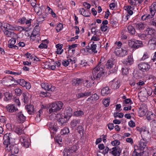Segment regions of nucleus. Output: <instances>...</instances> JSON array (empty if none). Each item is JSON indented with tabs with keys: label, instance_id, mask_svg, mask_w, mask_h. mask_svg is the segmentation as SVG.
<instances>
[{
	"label": "nucleus",
	"instance_id": "f257e3e1",
	"mask_svg": "<svg viewBox=\"0 0 156 156\" xmlns=\"http://www.w3.org/2000/svg\"><path fill=\"white\" fill-rule=\"evenodd\" d=\"M10 134L8 136L7 134L5 135L3 137V144L5 146L6 150L10 152L12 154L18 153L19 150L17 147L11 145L10 143Z\"/></svg>",
	"mask_w": 156,
	"mask_h": 156
},
{
	"label": "nucleus",
	"instance_id": "f03ea898",
	"mask_svg": "<svg viewBox=\"0 0 156 156\" xmlns=\"http://www.w3.org/2000/svg\"><path fill=\"white\" fill-rule=\"evenodd\" d=\"M101 62L93 70L92 74L95 80H98L105 72L103 69V66L100 64Z\"/></svg>",
	"mask_w": 156,
	"mask_h": 156
},
{
	"label": "nucleus",
	"instance_id": "7ed1b4c3",
	"mask_svg": "<svg viewBox=\"0 0 156 156\" xmlns=\"http://www.w3.org/2000/svg\"><path fill=\"white\" fill-rule=\"evenodd\" d=\"M63 104L62 102L58 101L52 103L50 105V108L48 111L49 113L57 112L60 110L63 107Z\"/></svg>",
	"mask_w": 156,
	"mask_h": 156
},
{
	"label": "nucleus",
	"instance_id": "20e7f679",
	"mask_svg": "<svg viewBox=\"0 0 156 156\" xmlns=\"http://www.w3.org/2000/svg\"><path fill=\"white\" fill-rule=\"evenodd\" d=\"M57 117L58 118V121L59 124H61L60 126H64V124L69 119L64 115H62L60 114L57 115Z\"/></svg>",
	"mask_w": 156,
	"mask_h": 156
},
{
	"label": "nucleus",
	"instance_id": "39448f33",
	"mask_svg": "<svg viewBox=\"0 0 156 156\" xmlns=\"http://www.w3.org/2000/svg\"><path fill=\"white\" fill-rule=\"evenodd\" d=\"M14 79L12 76L4 78L2 81V83L4 85L9 86L14 84Z\"/></svg>",
	"mask_w": 156,
	"mask_h": 156
},
{
	"label": "nucleus",
	"instance_id": "423d86ee",
	"mask_svg": "<svg viewBox=\"0 0 156 156\" xmlns=\"http://www.w3.org/2000/svg\"><path fill=\"white\" fill-rule=\"evenodd\" d=\"M115 52L116 55L119 56L123 57L127 54V51L125 48H116L115 49Z\"/></svg>",
	"mask_w": 156,
	"mask_h": 156
},
{
	"label": "nucleus",
	"instance_id": "0eeeda50",
	"mask_svg": "<svg viewBox=\"0 0 156 156\" xmlns=\"http://www.w3.org/2000/svg\"><path fill=\"white\" fill-rule=\"evenodd\" d=\"M96 44H94V42H90L89 43L88 46L87 47V51L90 53L93 52L95 53H97V51L96 50Z\"/></svg>",
	"mask_w": 156,
	"mask_h": 156
},
{
	"label": "nucleus",
	"instance_id": "6e6552de",
	"mask_svg": "<svg viewBox=\"0 0 156 156\" xmlns=\"http://www.w3.org/2000/svg\"><path fill=\"white\" fill-rule=\"evenodd\" d=\"M150 67V66L147 63L142 62L138 64L139 69L143 72L148 71Z\"/></svg>",
	"mask_w": 156,
	"mask_h": 156
},
{
	"label": "nucleus",
	"instance_id": "1a4fd4ad",
	"mask_svg": "<svg viewBox=\"0 0 156 156\" xmlns=\"http://www.w3.org/2000/svg\"><path fill=\"white\" fill-rule=\"evenodd\" d=\"M147 111V106L144 104L141 105L139 108L138 114L140 116H143L145 115Z\"/></svg>",
	"mask_w": 156,
	"mask_h": 156
},
{
	"label": "nucleus",
	"instance_id": "9d476101",
	"mask_svg": "<svg viewBox=\"0 0 156 156\" xmlns=\"http://www.w3.org/2000/svg\"><path fill=\"white\" fill-rule=\"evenodd\" d=\"M156 45V36L154 35L153 37L150 40L148 44V47L151 49H154Z\"/></svg>",
	"mask_w": 156,
	"mask_h": 156
},
{
	"label": "nucleus",
	"instance_id": "9b49d317",
	"mask_svg": "<svg viewBox=\"0 0 156 156\" xmlns=\"http://www.w3.org/2000/svg\"><path fill=\"white\" fill-rule=\"evenodd\" d=\"M41 86L42 88L48 91H54L55 88L54 86H52L47 83H42L41 84Z\"/></svg>",
	"mask_w": 156,
	"mask_h": 156
},
{
	"label": "nucleus",
	"instance_id": "f8f14e48",
	"mask_svg": "<svg viewBox=\"0 0 156 156\" xmlns=\"http://www.w3.org/2000/svg\"><path fill=\"white\" fill-rule=\"evenodd\" d=\"M121 152V150L120 148L114 147L112 149V154L114 156H119Z\"/></svg>",
	"mask_w": 156,
	"mask_h": 156
},
{
	"label": "nucleus",
	"instance_id": "ddd939ff",
	"mask_svg": "<svg viewBox=\"0 0 156 156\" xmlns=\"http://www.w3.org/2000/svg\"><path fill=\"white\" fill-rule=\"evenodd\" d=\"M34 10L37 14L38 15H40L44 13V9L43 6L40 8L39 6H35L34 8Z\"/></svg>",
	"mask_w": 156,
	"mask_h": 156
},
{
	"label": "nucleus",
	"instance_id": "4468645a",
	"mask_svg": "<svg viewBox=\"0 0 156 156\" xmlns=\"http://www.w3.org/2000/svg\"><path fill=\"white\" fill-rule=\"evenodd\" d=\"M16 42V40L14 38H12L8 42L9 44H8V47L9 48H14L15 49H18V47L16 45H14Z\"/></svg>",
	"mask_w": 156,
	"mask_h": 156
},
{
	"label": "nucleus",
	"instance_id": "2eb2a0df",
	"mask_svg": "<svg viewBox=\"0 0 156 156\" xmlns=\"http://www.w3.org/2000/svg\"><path fill=\"white\" fill-rule=\"evenodd\" d=\"M72 113V108L70 107H67L65 110L64 115L67 116L68 118H70Z\"/></svg>",
	"mask_w": 156,
	"mask_h": 156
},
{
	"label": "nucleus",
	"instance_id": "dca6fc26",
	"mask_svg": "<svg viewBox=\"0 0 156 156\" xmlns=\"http://www.w3.org/2000/svg\"><path fill=\"white\" fill-rule=\"evenodd\" d=\"M16 118L19 122H23L25 119V117L21 112H20L17 114Z\"/></svg>",
	"mask_w": 156,
	"mask_h": 156
},
{
	"label": "nucleus",
	"instance_id": "f3484780",
	"mask_svg": "<svg viewBox=\"0 0 156 156\" xmlns=\"http://www.w3.org/2000/svg\"><path fill=\"white\" fill-rule=\"evenodd\" d=\"M101 94L103 96H106L111 92L110 89L108 87L103 88L101 90Z\"/></svg>",
	"mask_w": 156,
	"mask_h": 156
},
{
	"label": "nucleus",
	"instance_id": "a211bd4d",
	"mask_svg": "<svg viewBox=\"0 0 156 156\" xmlns=\"http://www.w3.org/2000/svg\"><path fill=\"white\" fill-rule=\"evenodd\" d=\"M146 146V143L144 139H141L139 142L138 148L140 150H143L145 148Z\"/></svg>",
	"mask_w": 156,
	"mask_h": 156
},
{
	"label": "nucleus",
	"instance_id": "6ab92c4d",
	"mask_svg": "<svg viewBox=\"0 0 156 156\" xmlns=\"http://www.w3.org/2000/svg\"><path fill=\"white\" fill-rule=\"evenodd\" d=\"M146 26V24L141 22L136 24V29L139 30H143Z\"/></svg>",
	"mask_w": 156,
	"mask_h": 156
},
{
	"label": "nucleus",
	"instance_id": "aec40b11",
	"mask_svg": "<svg viewBox=\"0 0 156 156\" xmlns=\"http://www.w3.org/2000/svg\"><path fill=\"white\" fill-rule=\"evenodd\" d=\"M83 81L82 79L76 78L73 80L72 84L73 85L78 86L82 83Z\"/></svg>",
	"mask_w": 156,
	"mask_h": 156
},
{
	"label": "nucleus",
	"instance_id": "412c9836",
	"mask_svg": "<svg viewBox=\"0 0 156 156\" xmlns=\"http://www.w3.org/2000/svg\"><path fill=\"white\" fill-rule=\"evenodd\" d=\"M7 110L9 112H13L17 109L14 105H9L6 106Z\"/></svg>",
	"mask_w": 156,
	"mask_h": 156
},
{
	"label": "nucleus",
	"instance_id": "4be33fe9",
	"mask_svg": "<svg viewBox=\"0 0 156 156\" xmlns=\"http://www.w3.org/2000/svg\"><path fill=\"white\" fill-rule=\"evenodd\" d=\"M3 31L5 35L7 37L12 38L16 36V34L14 32L9 31L7 30Z\"/></svg>",
	"mask_w": 156,
	"mask_h": 156
},
{
	"label": "nucleus",
	"instance_id": "5701e85b",
	"mask_svg": "<svg viewBox=\"0 0 156 156\" xmlns=\"http://www.w3.org/2000/svg\"><path fill=\"white\" fill-rule=\"evenodd\" d=\"M13 129L19 135H20L24 133L23 127H13Z\"/></svg>",
	"mask_w": 156,
	"mask_h": 156
},
{
	"label": "nucleus",
	"instance_id": "b1692460",
	"mask_svg": "<svg viewBox=\"0 0 156 156\" xmlns=\"http://www.w3.org/2000/svg\"><path fill=\"white\" fill-rule=\"evenodd\" d=\"M80 12L81 14L86 17L90 16V14L88 10H86L83 8L80 9Z\"/></svg>",
	"mask_w": 156,
	"mask_h": 156
},
{
	"label": "nucleus",
	"instance_id": "393cba45",
	"mask_svg": "<svg viewBox=\"0 0 156 156\" xmlns=\"http://www.w3.org/2000/svg\"><path fill=\"white\" fill-rule=\"evenodd\" d=\"M28 112L30 114H32L34 112V106L32 105H27L26 107Z\"/></svg>",
	"mask_w": 156,
	"mask_h": 156
},
{
	"label": "nucleus",
	"instance_id": "a878e982",
	"mask_svg": "<svg viewBox=\"0 0 156 156\" xmlns=\"http://www.w3.org/2000/svg\"><path fill=\"white\" fill-rule=\"evenodd\" d=\"M156 10V2H154L150 8V11L151 14L154 15Z\"/></svg>",
	"mask_w": 156,
	"mask_h": 156
},
{
	"label": "nucleus",
	"instance_id": "bb28decb",
	"mask_svg": "<svg viewBox=\"0 0 156 156\" xmlns=\"http://www.w3.org/2000/svg\"><path fill=\"white\" fill-rule=\"evenodd\" d=\"M114 64V63L112 59L108 60L105 65L106 68L108 69L112 68Z\"/></svg>",
	"mask_w": 156,
	"mask_h": 156
},
{
	"label": "nucleus",
	"instance_id": "cd10ccee",
	"mask_svg": "<svg viewBox=\"0 0 156 156\" xmlns=\"http://www.w3.org/2000/svg\"><path fill=\"white\" fill-rule=\"evenodd\" d=\"M56 47L57 49L55 52L58 54H61L63 51L62 45L58 44L56 45Z\"/></svg>",
	"mask_w": 156,
	"mask_h": 156
},
{
	"label": "nucleus",
	"instance_id": "c85d7f7f",
	"mask_svg": "<svg viewBox=\"0 0 156 156\" xmlns=\"http://www.w3.org/2000/svg\"><path fill=\"white\" fill-rule=\"evenodd\" d=\"M140 150L138 148L137 146H135L134 151L133 152V156H139L140 153Z\"/></svg>",
	"mask_w": 156,
	"mask_h": 156
},
{
	"label": "nucleus",
	"instance_id": "c756f323",
	"mask_svg": "<svg viewBox=\"0 0 156 156\" xmlns=\"http://www.w3.org/2000/svg\"><path fill=\"white\" fill-rule=\"evenodd\" d=\"M91 94V92H87L84 93H81L78 94L77 97L79 98H83L85 97H87Z\"/></svg>",
	"mask_w": 156,
	"mask_h": 156
},
{
	"label": "nucleus",
	"instance_id": "7c9ffc66",
	"mask_svg": "<svg viewBox=\"0 0 156 156\" xmlns=\"http://www.w3.org/2000/svg\"><path fill=\"white\" fill-rule=\"evenodd\" d=\"M98 99L99 96L98 94H94L92 95L90 98L88 99V101H94L98 100Z\"/></svg>",
	"mask_w": 156,
	"mask_h": 156
},
{
	"label": "nucleus",
	"instance_id": "2f4dec72",
	"mask_svg": "<svg viewBox=\"0 0 156 156\" xmlns=\"http://www.w3.org/2000/svg\"><path fill=\"white\" fill-rule=\"evenodd\" d=\"M68 61H69V64L70 63L72 64H75L76 60V58L73 56H71L67 58Z\"/></svg>",
	"mask_w": 156,
	"mask_h": 156
},
{
	"label": "nucleus",
	"instance_id": "473e14b6",
	"mask_svg": "<svg viewBox=\"0 0 156 156\" xmlns=\"http://www.w3.org/2000/svg\"><path fill=\"white\" fill-rule=\"evenodd\" d=\"M142 45V41H135V43L134 45L133 48H137L141 47Z\"/></svg>",
	"mask_w": 156,
	"mask_h": 156
},
{
	"label": "nucleus",
	"instance_id": "72a5a7b5",
	"mask_svg": "<svg viewBox=\"0 0 156 156\" xmlns=\"http://www.w3.org/2000/svg\"><path fill=\"white\" fill-rule=\"evenodd\" d=\"M127 29L130 34H133L135 32V30L134 27L131 25H129L127 27Z\"/></svg>",
	"mask_w": 156,
	"mask_h": 156
},
{
	"label": "nucleus",
	"instance_id": "f704fd0d",
	"mask_svg": "<svg viewBox=\"0 0 156 156\" xmlns=\"http://www.w3.org/2000/svg\"><path fill=\"white\" fill-rule=\"evenodd\" d=\"M71 153L69 149H68L67 148H65L63 151V154L64 156H68Z\"/></svg>",
	"mask_w": 156,
	"mask_h": 156
},
{
	"label": "nucleus",
	"instance_id": "c9c22d12",
	"mask_svg": "<svg viewBox=\"0 0 156 156\" xmlns=\"http://www.w3.org/2000/svg\"><path fill=\"white\" fill-rule=\"evenodd\" d=\"M80 120H73L72 121L71 123V125L73 127H75L76 126H78L80 127V126H79L78 124L80 123Z\"/></svg>",
	"mask_w": 156,
	"mask_h": 156
},
{
	"label": "nucleus",
	"instance_id": "e433bc0d",
	"mask_svg": "<svg viewBox=\"0 0 156 156\" xmlns=\"http://www.w3.org/2000/svg\"><path fill=\"white\" fill-rule=\"evenodd\" d=\"M69 132V129L68 127H64L62 129L61 133L62 134L65 135L68 133Z\"/></svg>",
	"mask_w": 156,
	"mask_h": 156
},
{
	"label": "nucleus",
	"instance_id": "4c0bfd02",
	"mask_svg": "<svg viewBox=\"0 0 156 156\" xmlns=\"http://www.w3.org/2000/svg\"><path fill=\"white\" fill-rule=\"evenodd\" d=\"M29 140L28 139V138L25 136H22L20 139V141L22 145H23L24 143H25L26 142Z\"/></svg>",
	"mask_w": 156,
	"mask_h": 156
},
{
	"label": "nucleus",
	"instance_id": "58836bf2",
	"mask_svg": "<svg viewBox=\"0 0 156 156\" xmlns=\"http://www.w3.org/2000/svg\"><path fill=\"white\" fill-rule=\"evenodd\" d=\"M133 62V59L131 58V56H129L126 59V62L124 61V63L126 64L130 65Z\"/></svg>",
	"mask_w": 156,
	"mask_h": 156
},
{
	"label": "nucleus",
	"instance_id": "ea45409f",
	"mask_svg": "<svg viewBox=\"0 0 156 156\" xmlns=\"http://www.w3.org/2000/svg\"><path fill=\"white\" fill-rule=\"evenodd\" d=\"M136 130H137L139 131L141 134H147L149 133V131L147 130H146L145 129L141 130V127H137V128H136Z\"/></svg>",
	"mask_w": 156,
	"mask_h": 156
},
{
	"label": "nucleus",
	"instance_id": "a19ab883",
	"mask_svg": "<svg viewBox=\"0 0 156 156\" xmlns=\"http://www.w3.org/2000/svg\"><path fill=\"white\" fill-rule=\"evenodd\" d=\"M128 8H127V11L128 13L127 14L126 16V19L127 20H128V16L131 15L133 13V12L132 10H131L130 9H129V7L128 6Z\"/></svg>",
	"mask_w": 156,
	"mask_h": 156
},
{
	"label": "nucleus",
	"instance_id": "79ce46f5",
	"mask_svg": "<svg viewBox=\"0 0 156 156\" xmlns=\"http://www.w3.org/2000/svg\"><path fill=\"white\" fill-rule=\"evenodd\" d=\"M28 94L26 92L24 93L23 94V95L24 99V102L25 103H27L28 101Z\"/></svg>",
	"mask_w": 156,
	"mask_h": 156
},
{
	"label": "nucleus",
	"instance_id": "37998d69",
	"mask_svg": "<svg viewBox=\"0 0 156 156\" xmlns=\"http://www.w3.org/2000/svg\"><path fill=\"white\" fill-rule=\"evenodd\" d=\"M146 31L147 32L148 34L151 35L154 33L155 30L153 28L149 27L147 29Z\"/></svg>",
	"mask_w": 156,
	"mask_h": 156
},
{
	"label": "nucleus",
	"instance_id": "c03bdc74",
	"mask_svg": "<svg viewBox=\"0 0 156 156\" xmlns=\"http://www.w3.org/2000/svg\"><path fill=\"white\" fill-rule=\"evenodd\" d=\"M27 28L23 27L20 26H16L15 28V30L22 31L23 30H26Z\"/></svg>",
	"mask_w": 156,
	"mask_h": 156
},
{
	"label": "nucleus",
	"instance_id": "a18cd8bd",
	"mask_svg": "<svg viewBox=\"0 0 156 156\" xmlns=\"http://www.w3.org/2000/svg\"><path fill=\"white\" fill-rule=\"evenodd\" d=\"M109 102L110 99L108 98L105 99L103 101V103L105 107H107L109 105Z\"/></svg>",
	"mask_w": 156,
	"mask_h": 156
},
{
	"label": "nucleus",
	"instance_id": "49530a36",
	"mask_svg": "<svg viewBox=\"0 0 156 156\" xmlns=\"http://www.w3.org/2000/svg\"><path fill=\"white\" fill-rule=\"evenodd\" d=\"M55 141L59 144H61L62 141V139L60 136H57L55 137Z\"/></svg>",
	"mask_w": 156,
	"mask_h": 156
},
{
	"label": "nucleus",
	"instance_id": "de8ad7c7",
	"mask_svg": "<svg viewBox=\"0 0 156 156\" xmlns=\"http://www.w3.org/2000/svg\"><path fill=\"white\" fill-rule=\"evenodd\" d=\"M5 96L8 100L11 99L12 97V95L9 92H6L4 94Z\"/></svg>",
	"mask_w": 156,
	"mask_h": 156
},
{
	"label": "nucleus",
	"instance_id": "09e8293b",
	"mask_svg": "<svg viewBox=\"0 0 156 156\" xmlns=\"http://www.w3.org/2000/svg\"><path fill=\"white\" fill-rule=\"evenodd\" d=\"M74 114L77 116H80L83 115V112L81 110H79L75 112Z\"/></svg>",
	"mask_w": 156,
	"mask_h": 156
},
{
	"label": "nucleus",
	"instance_id": "8fccbe9b",
	"mask_svg": "<svg viewBox=\"0 0 156 156\" xmlns=\"http://www.w3.org/2000/svg\"><path fill=\"white\" fill-rule=\"evenodd\" d=\"M18 82L21 86L24 87L26 81H25L23 79H20L18 80Z\"/></svg>",
	"mask_w": 156,
	"mask_h": 156
},
{
	"label": "nucleus",
	"instance_id": "3c124183",
	"mask_svg": "<svg viewBox=\"0 0 156 156\" xmlns=\"http://www.w3.org/2000/svg\"><path fill=\"white\" fill-rule=\"evenodd\" d=\"M63 28V25L61 23L58 24L56 28V30L58 32L60 31Z\"/></svg>",
	"mask_w": 156,
	"mask_h": 156
},
{
	"label": "nucleus",
	"instance_id": "603ef678",
	"mask_svg": "<svg viewBox=\"0 0 156 156\" xmlns=\"http://www.w3.org/2000/svg\"><path fill=\"white\" fill-rule=\"evenodd\" d=\"M49 129L51 133L55 134L56 133L58 129L57 127H49Z\"/></svg>",
	"mask_w": 156,
	"mask_h": 156
},
{
	"label": "nucleus",
	"instance_id": "864d4df0",
	"mask_svg": "<svg viewBox=\"0 0 156 156\" xmlns=\"http://www.w3.org/2000/svg\"><path fill=\"white\" fill-rule=\"evenodd\" d=\"M120 81L119 80H117L116 82L114 83L113 84V87L115 89H118V88L120 86Z\"/></svg>",
	"mask_w": 156,
	"mask_h": 156
},
{
	"label": "nucleus",
	"instance_id": "5fc2aeb1",
	"mask_svg": "<svg viewBox=\"0 0 156 156\" xmlns=\"http://www.w3.org/2000/svg\"><path fill=\"white\" fill-rule=\"evenodd\" d=\"M84 85L87 87H90L92 85V84L91 83H88V81L86 80L84 83Z\"/></svg>",
	"mask_w": 156,
	"mask_h": 156
},
{
	"label": "nucleus",
	"instance_id": "6e6d98bb",
	"mask_svg": "<svg viewBox=\"0 0 156 156\" xmlns=\"http://www.w3.org/2000/svg\"><path fill=\"white\" fill-rule=\"evenodd\" d=\"M149 57V55L148 53L146 52L144 53L141 59L142 60H144L145 59L148 58Z\"/></svg>",
	"mask_w": 156,
	"mask_h": 156
},
{
	"label": "nucleus",
	"instance_id": "4d7b16f0",
	"mask_svg": "<svg viewBox=\"0 0 156 156\" xmlns=\"http://www.w3.org/2000/svg\"><path fill=\"white\" fill-rule=\"evenodd\" d=\"M120 144V141L117 140H115L111 142V144L113 146H118Z\"/></svg>",
	"mask_w": 156,
	"mask_h": 156
},
{
	"label": "nucleus",
	"instance_id": "13d9d810",
	"mask_svg": "<svg viewBox=\"0 0 156 156\" xmlns=\"http://www.w3.org/2000/svg\"><path fill=\"white\" fill-rule=\"evenodd\" d=\"M39 26L38 25H36L33 30V34L38 33L39 32ZM33 35H34V34H33Z\"/></svg>",
	"mask_w": 156,
	"mask_h": 156
},
{
	"label": "nucleus",
	"instance_id": "bf43d9fd",
	"mask_svg": "<svg viewBox=\"0 0 156 156\" xmlns=\"http://www.w3.org/2000/svg\"><path fill=\"white\" fill-rule=\"evenodd\" d=\"M69 149L72 153L76 151L77 149V147L76 146H73Z\"/></svg>",
	"mask_w": 156,
	"mask_h": 156
},
{
	"label": "nucleus",
	"instance_id": "052dcab7",
	"mask_svg": "<svg viewBox=\"0 0 156 156\" xmlns=\"http://www.w3.org/2000/svg\"><path fill=\"white\" fill-rule=\"evenodd\" d=\"M135 43V41H134L133 40H130L129 41V45L132 48H133L134 45Z\"/></svg>",
	"mask_w": 156,
	"mask_h": 156
},
{
	"label": "nucleus",
	"instance_id": "680f3d73",
	"mask_svg": "<svg viewBox=\"0 0 156 156\" xmlns=\"http://www.w3.org/2000/svg\"><path fill=\"white\" fill-rule=\"evenodd\" d=\"M30 145V141L29 140L27 141V142H26L25 143H24V144H23V146L27 148L29 147Z\"/></svg>",
	"mask_w": 156,
	"mask_h": 156
},
{
	"label": "nucleus",
	"instance_id": "e2e57ef3",
	"mask_svg": "<svg viewBox=\"0 0 156 156\" xmlns=\"http://www.w3.org/2000/svg\"><path fill=\"white\" fill-rule=\"evenodd\" d=\"M25 55L26 56L27 58L29 59L30 61H32V59L33 58V56L31 55L30 54L28 53H26L25 54Z\"/></svg>",
	"mask_w": 156,
	"mask_h": 156
},
{
	"label": "nucleus",
	"instance_id": "0e129e2a",
	"mask_svg": "<svg viewBox=\"0 0 156 156\" xmlns=\"http://www.w3.org/2000/svg\"><path fill=\"white\" fill-rule=\"evenodd\" d=\"M128 68H122V73L124 75H126L128 73Z\"/></svg>",
	"mask_w": 156,
	"mask_h": 156
},
{
	"label": "nucleus",
	"instance_id": "69168bd1",
	"mask_svg": "<svg viewBox=\"0 0 156 156\" xmlns=\"http://www.w3.org/2000/svg\"><path fill=\"white\" fill-rule=\"evenodd\" d=\"M83 6L87 9H89L90 7V5L89 3L86 2H84L83 4Z\"/></svg>",
	"mask_w": 156,
	"mask_h": 156
},
{
	"label": "nucleus",
	"instance_id": "338daca9",
	"mask_svg": "<svg viewBox=\"0 0 156 156\" xmlns=\"http://www.w3.org/2000/svg\"><path fill=\"white\" fill-rule=\"evenodd\" d=\"M14 90L16 94L18 95H20L21 94V90L19 88L16 89Z\"/></svg>",
	"mask_w": 156,
	"mask_h": 156
},
{
	"label": "nucleus",
	"instance_id": "774afa93",
	"mask_svg": "<svg viewBox=\"0 0 156 156\" xmlns=\"http://www.w3.org/2000/svg\"><path fill=\"white\" fill-rule=\"evenodd\" d=\"M150 24L156 27V18H154L151 21Z\"/></svg>",
	"mask_w": 156,
	"mask_h": 156
}]
</instances>
